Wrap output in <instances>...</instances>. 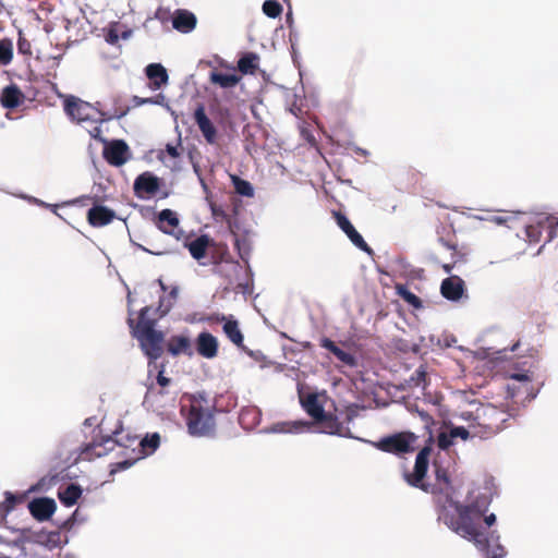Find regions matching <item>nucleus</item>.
Segmentation results:
<instances>
[{
	"label": "nucleus",
	"mask_w": 558,
	"mask_h": 558,
	"mask_svg": "<svg viewBox=\"0 0 558 558\" xmlns=\"http://www.w3.org/2000/svg\"><path fill=\"white\" fill-rule=\"evenodd\" d=\"M308 427V424L302 421L280 422L274 425L272 430L276 433H301Z\"/></svg>",
	"instance_id": "nucleus-33"
},
{
	"label": "nucleus",
	"mask_w": 558,
	"mask_h": 558,
	"mask_svg": "<svg viewBox=\"0 0 558 558\" xmlns=\"http://www.w3.org/2000/svg\"><path fill=\"white\" fill-rule=\"evenodd\" d=\"M241 81V76L236 74H228L218 71H211L209 82L221 88H231L236 86Z\"/></svg>",
	"instance_id": "nucleus-29"
},
{
	"label": "nucleus",
	"mask_w": 558,
	"mask_h": 558,
	"mask_svg": "<svg viewBox=\"0 0 558 558\" xmlns=\"http://www.w3.org/2000/svg\"><path fill=\"white\" fill-rule=\"evenodd\" d=\"M506 377L509 379H513L520 383H530L532 380V377L527 371L525 372H518V371H508L506 373Z\"/></svg>",
	"instance_id": "nucleus-45"
},
{
	"label": "nucleus",
	"mask_w": 558,
	"mask_h": 558,
	"mask_svg": "<svg viewBox=\"0 0 558 558\" xmlns=\"http://www.w3.org/2000/svg\"><path fill=\"white\" fill-rule=\"evenodd\" d=\"M519 345H520V343H519V342L514 343V344L512 345V348H511V351H513V352H514V351H517V349L519 348Z\"/></svg>",
	"instance_id": "nucleus-53"
},
{
	"label": "nucleus",
	"mask_w": 558,
	"mask_h": 558,
	"mask_svg": "<svg viewBox=\"0 0 558 558\" xmlns=\"http://www.w3.org/2000/svg\"><path fill=\"white\" fill-rule=\"evenodd\" d=\"M133 189L138 197H144V195L153 196L160 189V180L151 172L146 171L135 179Z\"/></svg>",
	"instance_id": "nucleus-14"
},
{
	"label": "nucleus",
	"mask_w": 558,
	"mask_h": 558,
	"mask_svg": "<svg viewBox=\"0 0 558 558\" xmlns=\"http://www.w3.org/2000/svg\"><path fill=\"white\" fill-rule=\"evenodd\" d=\"M45 206L48 207L54 214L57 213V207H58L57 205L45 204Z\"/></svg>",
	"instance_id": "nucleus-51"
},
{
	"label": "nucleus",
	"mask_w": 558,
	"mask_h": 558,
	"mask_svg": "<svg viewBox=\"0 0 558 558\" xmlns=\"http://www.w3.org/2000/svg\"><path fill=\"white\" fill-rule=\"evenodd\" d=\"M434 466L437 484L444 485L445 488H448L450 486V476L448 470L438 465L436 462L434 463Z\"/></svg>",
	"instance_id": "nucleus-40"
},
{
	"label": "nucleus",
	"mask_w": 558,
	"mask_h": 558,
	"mask_svg": "<svg viewBox=\"0 0 558 558\" xmlns=\"http://www.w3.org/2000/svg\"><path fill=\"white\" fill-rule=\"evenodd\" d=\"M179 218L175 211L171 209H162L156 219V227L163 233L175 236L178 240L182 235V230L179 229Z\"/></svg>",
	"instance_id": "nucleus-13"
},
{
	"label": "nucleus",
	"mask_w": 558,
	"mask_h": 558,
	"mask_svg": "<svg viewBox=\"0 0 558 558\" xmlns=\"http://www.w3.org/2000/svg\"><path fill=\"white\" fill-rule=\"evenodd\" d=\"M82 496V488L76 484L68 485L63 490H59L58 498L65 507L74 506Z\"/></svg>",
	"instance_id": "nucleus-31"
},
{
	"label": "nucleus",
	"mask_w": 558,
	"mask_h": 558,
	"mask_svg": "<svg viewBox=\"0 0 558 558\" xmlns=\"http://www.w3.org/2000/svg\"><path fill=\"white\" fill-rule=\"evenodd\" d=\"M259 56L255 52H245L236 63V69L244 75H254L259 68Z\"/></svg>",
	"instance_id": "nucleus-28"
},
{
	"label": "nucleus",
	"mask_w": 558,
	"mask_h": 558,
	"mask_svg": "<svg viewBox=\"0 0 558 558\" xmlns=\"http://www.w3.org/2000/svg\"><path fill=\"white\" fill-rule=\"evenodd\" d=\"M13 58L12 44L9 40H0V64H9Z\"/></svg>",
	"instance_id": "nucleus-39"
},
{
	"label": "nucleus",
	"mask_w": 558,
	"mask_h": 558,
	"mask_svg": "<svg viewBox=\"0 0 558 558\" xmlns=\"http://www.w3.org/2000/svg\"><path fill=\"white\" fill-rule=\"evenodd\" d=\"M507 392L510 398H514L518 393L517 387L513 385H507Z\"/></svg>",
	"instance_id": "nucleus-50"
},
{
	"label": "nucleus",
	"mask_w": 558,
	"mask_h": 558,
	"mask_svg": "<svg viewBox=\"0 0 558 558\" xmlns=\"http://www.w3.org/2000/svg\"><path fill=\"white\" fill-rule=\"evenodd\" d=\"M449 436L453 437L454 439L459 437L462 440H466L470 437H472V429L470 427L465 428L463 426H454V427L450 428V435Z\"/></svg>",
	"instance_id": "nucleus-44"
},
{
	"label": "nucleus",
	"mask_w": 558,
	"mask_h": 558,
	"mask_svg": "<svg viewBox=\"0 0 558 558\" xmlns=\"http://www.w3.org/2000/svg\"><path fill=\"white\" fill-rule=\"evenodd\" d=\"M173 27L181 33H189L196 26V16L186 10H178L172 21Z\"/></svg>",
	"instance_id": "nucleus-26"
},
{
	"label": "nucleus",
	"mask_w": 558,
	"mask_h": 558,
	"mask_svg": "<svg viewBox=\"0 0 558 558\" xmlns=\"http://www.w3.org/2000/svg\"><path fill=\"white\" fill-rule=\"evenodd\" d=\"M76 202H78V199H75V201H72V202H69V204H75ZM68 205V203H65Z\"/></svg>",
	"instance_id": "nucleus-57"
},
{
	"label": "nucleus",
	"mask_w": 558,
	"mask_h": 558,
	"mask_svg": "<svg viewBox=\"0 0 558 558\" xmlns=\"http://www.w3.org/2000/svg\"><path fill=\"white\" fill-rule=\"evenodd\" d=\"M140 459H141V456H136L135 458L126 459V460L113 463L111 465L110 473L113 474V473H117L120 471H124V470L131 468Z\"/></svg>",
	"instance_id": "nucleus-43"
},
{
	"label": "nucleus",
	"mask_w": 558,
	"mask_h": 558,
	"mask_svg": "<svg viewBox=\"0 0 558 558\" xmlns=\"http://www.w3.org/2000/svg\"><path fill=\"white\" fill-rule=\"evenodd\" d=\"M449 435H450V429L449 430H445V432H440L438 434L437 446L440 449L447 450V449H449L453 445L454 438L450 437Z\"/></svg>",
	"instance_id": "nucleus-41"
},
{
	"label": "nucleus",
	"mask_w": 558,
	"mask_h": 558,
	"mask_svg": "<svg viewBox=\"0 0 558 558\" xmlns=\"http://www.w3.org/2000/svg\"><path fill=\"white\" fill-rule=\"evenodd\" d=\"M194 120L206 142L208 144H215L217 141V129L207 117L203 106H198L194 111Z\"/></svg>",
	"instance_id": "nucleus-17"
},
{
	"label": "nucleus",
	"mask_w": 558,
	"mask_h": 558,
	"mask_svg": "<svg viewBox=\"0 0 558 558\" xmlns=\"http://www.w3.org/2000/svg\"><path fill=\"white\" fill-rule=\"evenodd\" d=\"M417 437L411 432H401L379 439L375 447L384 452L403 454L414 450Z\"/></svg>",
	"instance_id": "nucleus-6"
},
{
	"label": "nucleus",
	"mask_w": 558,
	"mask_h": 558,
	"mask_svg": "<svg viewBox=\"0 0 558 558\" xmlns=\"http://www.w3.org/2000/svg\"><path fill=\"white\" fill-rule=\"evenodd\" d=\"M107 445H108V444H104V445H102V447H97V450H101V449H104V448H108V447H107Z\"/></svg>",
	"instance_id": "nucleus-54"
},
{
	"label": "nucleus",
	"mask_w": 558,
	"mask_h": 558,
	"mask_svg": "<svg viewBox=\"0 0 558 558\" xmlns=\"http://www.w3.org/2000/svg\"><path fill=\"white\" fill-rule=\"evenodd\" d=\"M397 293L402 300H404L414 308L423 307L422 300L416 294L411 292L405 286H397Z\"/></svg>",
	"instance_id": "nucleus-35"
},
{
	"label": "nucleus",
	"mask_w": 558,
	"mask_h": 558,
	"mask_svg": "<svg viewBox=\"0 0 558 558\" xmlns=\"http://www.w3.org/2000/svg\"><path fill=\"white\" fill-rule=\"evenodd\" d=\"M232 182L238 194L246 197H252L254 195L253 186L248 181L233 175Z\"/></svg>",
	"instance_id": "nucleus-37"
},
{
	"label": "nucleus",
	"mask_w": 558,
	"mask_h": 558,
	"mask_svg": "<svg viewBox=\"0 0 558 558\" xmlns=\"http://www.w3.org/2000/svg\"><path fill=\"white\" fill-rule=\"evenodd\" d=\"M24 94L17 85L5 86L0 95V104L5 109H15L24 101Z\"/></svg>",
	"instance_id": "nucleus-22"
},
{
	"label": "nucleus",
	"mask_w": 558,
	"mask_h": 558,
	"mask_svg": "<svg viewBox=\"0 0 558 558\" xmlns=\"http://www.w3.org/2000/svg\"><path fill=\"white\" fill-rule=\"evenodd\" d=\"M116 218L114 210L102 206V205H96L93 206L87 211V221L92 227L100 228L104 226H107L113 221Z\"/></svg>",
	"instance_id": "nucleus-18"
},
{
	"label": "nucleus",
	"mask_w": 558,
	"mask_h": 558,
	"mask_svg": "<svg viewBox=\"0 0 558 558\" xmlns=\"http://www.w3.org/2000/svg\"><path fill=\"white\" fill-rule=\"evenodd\" d=\"M319 344L322 348L332 353L343 365L349 367H355L357 365L355 356L339 348L331 339L324 337L320 339Z\"/></svg>",
	"instance_id": "nucleus-23"
},
{
	"label": "nucleus",
	"mask_w": 558,
	"mask_h": 558,
	"mask_svg": "<svg viewBox=\"0 0 558 558\" xmlns=\"http://www.w3.org/2000/svg\"><path fill=\"white\" fill-rule=\"evenodd\" d=\"M117 445V439L111 436L95 438L93 441L86 444L80 451L82 460H93L106 456Z\"/></svg>",
	"instance_id": "nucleus-9"
},
{
	"label": "nucleus",
	"mask_w": 558,
	"mask_h": 558,
	"mask_svg": "<svg viewBox=\"0 0 558 558\" xmlns=\"http://www.w3.org/2000/svg\"><path fill=\"white\" fill-rule=\"evenodd\" d=\"M461 417L469 422L472 437L488 439L505 428L509 414L493 404H482L473 412H462Z\"/></svg>",
	"instance_id": "nucleus-3"
},
{
	"label": "nucleus",
	"mask_w": 558,
	"mask_h": 558,
	"mask_svg": "<svg viewBox=\"0 0 558 558\" xmlns=\"http://www.w3.org/2000/svg\"><path fill=\"white\" fill-rule=\"evenodd\" d=\"M211 240L207 234H202L192 241H186L184 246L187 247L192 257L201 260L206 256L207 248L210 246Z\"/></svg>",
	"instance_id": "nucleus-25"
},
{
	"label": "nucleus",
	"mask_w": 558,
	"mask_h": 558,
	"mask_svg": "<svg viewBox=\"0 0 558 558\" xmlns=\"http://www.w3.org/2000/svg\"><path fill=\"white\" fill-rule=\"evenodd\" d=\"M197 353L206 359H214L218 354V341L209 332H201L196 339Z\"/></svg>",
	"instance_id": "nucleus-21"
},
{
	"label": "nucleus",
	"mask_w": 558,
	"mask_h": 558,
	"mask_svg": "<svg viewBox=\"0 0 558 558\" xmlns=\"http://www.w3.org/2000/svg\"><path fill=\"white\" fill-rule=\"evenodd\" d=\"M332 215L338 227L347 234V236L356 247L368 253L372 251L363 236L355 230L345 215H343L341 211H332Z\"/></svg>",
	"instance_id": "nucleus-12"
},
{
	"label": "nucleus",
	"mask_w": 558,
	"mask_h": 558,
	"mask_svg": "<svg viewBox=\"0 0 558 558\" xmlns=\"http://www.w3.org/2000/svg\"><path fill=\"white\" fill-rule=\"evenodd\" d=\"M442 296L449 301H458L464 293V281L459 276H450L440 286Z\"/></svg>",
	"instance_id": "nucleus-19"
},
{
	"label": "nucleus",
	"mask_w": 558,
	"mask_h": 558,
	"mask_svg": "<svg viewBox=\"0 0 558 558\" xmlns=\"http://www.w3.org/2000/svg\"><path fill=\"white\" fill-rule=\"evenodd\" d=\"M151 311L149 306L141 310L138 322L134 326V320L129 318V325L133 329L134 337L140 341V345L150 362L158 360L162 353V343L165 335L162 331L155 329V318H148L147 315Z\"/></svg>",
	"instance_id": "nucleus-4"
},
{
	"label": "nucleus",
	"mask_w": 558,
	"mask_h": 558,
	"mask_svg": "<svg viewBox=\"0 0 558 558\" xmlns=\"http://www.w3.org/2000/svg\"><path fill=\"white\" fill-rule=\"evenodd\" d=\"M187 400L189 403H183L180 411L190 435L197 437L213 435L216 428L215 404L204 392L190 396Z\"/></svg>",
	"instance_id": "nucleus-2"
},
{
	"label": "nucleus",
	"mask_w": 558,
	"mask_h": 558,
	"mask_svg": "<svg viewBox=\"0 0 558 558\" xmlns=\"http://www.w3.org/2000/svg\"><path fill=\"white\" fill-rule=\"evenodd\" d=\"M146 75L151 82V88L158 89L168 82V73L160 63H151L146 66Z\"/></svg>",
	"instance_id": "nucleus-27"
},
{
	"label": "nucleus",
	"mask_w": 558,
	"mask_h": 558,
	"mask_svg": "<svg viewBox=\"0 0 558 558\" xmlns=\"http://www.w3.org/2000/svg\"><path fill=\"white\" fill-rule=\"evenodd\" d=\"M244 416H245V413H244V412H243V413H241V415H240V420H241V421H243V420H244Z\"/></svg>",
	"instance_id": "nucleus-56"
},
{
	"label": "nucleus",
	"mask_w": 558,
	"mask_h": 558,
	"mask_svg": "<svg viewBox=\"0 0 558 558\" xmlns=\"http://www.w3.org/2000/svg\"><path fill=\"white\" fill-rule=\"evenodd\" d=\"M306 413L317 422L326 413L316 395L312 393L302 402Z\"/></svg>",
	"instance_id": "nucleus-32"
},
{
	"label": "nucleus",
	"mask_w": 558,
	"mask_h": 558,
	"mask_svg": "<svg viewBox=\"0 0 558 558\" xmlns=\"http://www.w3.org/2000/svg\"><path fill=\"white\" fill-rule=\"evenodd\" d=\"M156 383L158 386H160V390L158 391L159 395H165L167 393L165 391V388L168 387L171 383H172V379L165 376V365H161L159 372H158V375L156 377Z\"/></svg>",
	"instance_id": "nucleus-42"
},
{
	"label": "nucleus",
	"mask_w": 558,
	"mask_h": 558,
	"mask_svg": "<svg viewBox=\"0 0 558 558\" xmlns=\"http://www.w3.org/2000/svg\"><path fill=\"white\" fill-rule=\"evenodd\" d=\"M183 150L181 140H178V143L175 145L167 144L165 151L170 156L171 158H178L181 155V151Z\"/></svg>",
	"instance_id": "nucleus-46"
},
{
	"label": "nucleus",
	"mask_w": 558,
	"mask_h": 558,
	"mask_svg": "<svg viewBox=\"0 0 558 558\" xmlns=\"http://www.w3.org/2000/svg\"><path fill=\"white\" fill-rule=\"evenodd\" d=\"M439 243L450 251V260L441 265L445 272L450 274L458 263L464 260V253L459 250L454 234L449 239L439 238Z\"/></svg>",
	"instance_id": "nucleus-20"
},
{
	"label": "nucleus",
	"mask_w": 558,
	"mask_h": 558,
	"mask_svg": "<svg viewBox=\"0 0 558 558\" xmlns=\"http://www.w3.org/2000/svg\"><path fill=\"white\" fill-rule=\"evenodd\" d=\"M104 158L114 167L124 165L129 159V146L122 140H116L104 148Z\"/></svg>",
	"instance_id": "nucleus-11"
},
{
	"label": "nucleus",
	"mask_w": 558,
	"mask_h": 558,
	"mask_svg": "<svg viewBox=\"0 0 558 558\" xmlns=\"http://www.w3.org/2000/svg\"><path fill=\"white\" fill-rule=\"evenodd\" d=\"M263 12L271 19H276L282 13V5L277 0H266L263 3Z\"/></svg>",
	"instance_id": "nucleus-38"
},
{
	"label": "nucleus",
	"mask_w": 558,
	"mask_h": 558,
	"mask_svg": "<svg viewBox=\"0 0 558 558\" xmlns=\"http://www.w3.org/2000/svg\"><path fill=\"white\" fill-rule=\"evenodd\" d=\"M17 49H19V52L23 53V54L32 53L31 43L26 38L22 37L21 35L17 39Z\"/></svg>",
	"instance_id": "nucleus-48"
},
{
	"label": "nucleus",
	"mask_w": 558,
	"mask_h": 558,
	"mask_svg": "<svg viewBox=\"0 0 558 558\" xmlns=\"http://www.w3.org/2000/svg\"><path fill=\"white\" fill-rule=\"evenodd\" d=\"M543 232H546V242L558 238L557 217L551 215L544 217L525 228V234L531 243H538Z\"/></svg>",
	"instance_id": "nucleus-7"
},
{
	"label": "nucleus",
	"mask_w": 558,
	"mask_h": 558,
	"mask_svg": "<svg viewBox=\"0 0 558 558\" xmlns=\"http://www.w3.org/2000/svg\"><path fill=\"white\" fill-rule=\"evenodd\" d=\"M4 497H5V499L2 502L1 507H3V509H4V510H2V512H7V513L11 512L16 507V505L23 504L26 500L25 494L14 495L11 492H5Z\"/></svg>",
	"instance_id": "nucleus-36"
},
{
	"label": "nucleus",
	"mask_w": 558,
	"mask_h": 558,
	"mask_svg": "<svg viewBox=\"0 0 558 558\" xmlns=\"http://www.w3.org/2000/svg\"><path fill=\"white\" fill-rule=\"evenodd\" d=\"M0 506H2V502H0ZM2 510H4L3 507H0V519L5 518L8 514L7 512H2Z\"/></svg>",
	"instance_id": "nucleus-52"
},
{
	"label": "nucleus",
	"mask_w": 558,
	"mask_h": 558,
	"mask_svg": "<svg viewBox=\"0 0 558 558\" xmlns=\"http://www.w3.org/2000/svg\"><path fill=\"white\" fill-rule=\"evenodd\" d=\"M159 99H163V96L161 95H158L157 97H149V98H141L138 96H134L133 97V102L135 106H142V105H145V104H160V100Z\"/></svg>",
	"instance_id": "nucleus-47"
},
{
	"label": "nucleus",
	"mask_w": 558,
	"mask_h": 558,
	"mask_svg": "<svg viewBox=\"0 0 558 558\" xmlns=\"http://www.w3.org/2000/svg\"><path fill=\"white\" fill-rule=\"evenodd\" d=\"M484 512L477 502L464 506L448 497L438 509V520L472 542L480 551L492 554L490 558H502L505 548L499 542V534L495 530L486 531L481 525Z\"/></svg>",
	"instance_id": "nucleus-1"
},
{
	"label": "nucleus",
	"mask_w": 558,
	"mask_h": 558,
	"mask_svg": "<svg viewBox=\"0 0 558 558\" xmlns=\"http://www.w3.org/2000/svg\"><path fill=\"white\" fill-rule=\"evenodd\" d=\"M316 424L319 425L320 430L330 435H338L341 437L350 436V428L338 420V417L331 413H325Z\"/></svg>",
	"instance_id": "nucleus-16"
},
{
	"label": "nucleus",
	"mask_w": 558,
	"mask_h": 558,
	"mask_svg": "<svg viewBox=\"0 0 558 558\" xmlns=\"http://www.w3.org/2000/svg\"><path fill=\"white\" fill-rule=\"evenodd\" d=\"M31 514L38 521H47L57 509L53 499L48 497L35 498L28 504Z\"/></svg>",
	"instance_id": "nucleus-15"
},
{
	"label": "nucleus",
	"mask_w": 558,
	"mask_h": 558,
	"mask_svg": "<svg viewBox=\"0 0 558 558\" xmlns=\"http://www.w3.org/2000/svg\"><path fill=\"white\" fill-rule=\"evenodd\" d=\"M484 522L487 525V527H490L496 522V515L494 513L486 515L484 518Z\"/></svg>",
	"instance_id": "nucleus-49"
},
{
	"label": "nucleus",
	"mask_w": 558,
	"mask_h": 558,
	"mask_svg": "<svg viewBox=\"0 0 558 558\" xmlns=\"http://www.w3.org/2000/svg\"><path fill=\"white\" fill-rule=\"evenodd\" d=\"M64 111L77 122L104 121L105 113L87 101L75 96H68L64 100Z\"/></svg>",
	"instance_id": "nucleus-5"
},
{
	"label": "nucleus",
	"mask_w": 558,
	"mask_h": 558,
	"mask_svg": "<svg viewBox=\"0 0 558 558\" xmlns=\"http://www.w3.org/2000/svg\"><path fill=\"white\" fill-rule=\"evenodd\" d=\"M430 452V447H424L418 451L415 459L413 473L405 475V480L411 486L425 489L424 485L422 484V481L427 473Z\"/></svg>",
	"instance_id": "nucleus-10"
},
{
	"label": "nucleus",
	"mask_w": 558,
	"mask_h": 558,
	"mask_svg": "<svg viewBox=\"0 0 558 558\" xmlns=\"http://www.w3.org/2000/svg\"><path fill=\"white\" fill-rule=\"evenodd\" d=\"M167 351L172 356H178L180 354L192 356L193 350L191 339L187 336L182 335L172 336L167 342Z\"/></svg>",
	"instance_id": "nucleus-24"
},
{
	"label": "nucleus",
	"mask_w": 558,
	"mask_h": 558,
	"mask_svg": "<svg viewBox=\"0 0 558 558\" xmlns=\"http://www.w3.org/2000/svg\"><path fill=\"white\" fill-rule=\"evenodd\" d=\"M154 389H155V388H154V386H153V385H150V386L148 387V391H150V392H153V391H154Z\"/></svg>",
	"instance_id": "nucleus-55"
},
{
	"label": "nucleus",
	"mask_w": 558,
	"mask_h": 558,
	"mask_svg": "<svg viewBox=\"0 0 558 558\" xmlns=\"http://www.w3.org/2000/svg\"><path fill=\"white\" fill-rule=\"evenodd\" d=\"M221 320H226L223 325V332L229 340L236 347L244 348V337L239 328L238 322L235 319H226L225 316L221 317Z\"/></svg>",
	"instance_id": "nucleus-30"
},
{
	"label": "nucleus",
	"mask_w": 558,
	"mask_h": 558,
	"mask_svg": "<svg viewBox=\"0 0 558 558\" xmlns=\"http://www.w3.org/2000/svg\"><path fill=\"white\" fill-rule=\"evenodd\" d=\"M426 368L424 365H421L408 379H405V385L409 389H414L417 387L424 388L426 386Z\"/></svg>",
	"instance_id": "nucleus-34"
},
{
	"label": "nucleus",
	"mask_w": 558,
	"mask_h": 558,
	"mask_svg": "<svg viewBox=\"0 0 558 558\" xmlns=\"http://www.w3.org/2000/svg\"><path fill=\"white\" fill-rule=\"evenodd\" d=\"M160 444V436L157 433L147 435L146 437L138 439L136 436H126L125 440L117 438V445L129 448L136 445L138 448L137 456L141 458L153 453Z\"/></svg>",
	"instance_id": "nucleus-8"
}]
</instances>
